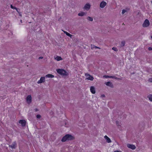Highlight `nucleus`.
I'll return each instance as SVG.
<instances>
[{"instance_id":"obj_35","label":"nucleus","mask_w":152,"mask_h":152,"mask_svg":"<svg viewBox=\"0 0 152 152\" xmlns=\"http://www.w3.org/2000/svg\"><path fill=\"white\" fill-rule=\"evenodd\" d=\"M151 38L152 39V36H151Z\"/></svg>"},{"instance_id":"obj_4","label":"nucleus","mask_w":152,"mask_h":152,"mask_svg":"<svg viewBox=\"0 0 152 152\" xmlns=\"http://www.w3.org/2000/svg\"><path fill=\"white\" fill-rule=\"evenodd\" d=\"M19 123L21 124L23 126H24L26 125V121L24 120H20L19 121Z\"/></svg>"},{"instance_id":"obj_17","label":"nucleus","mask_w":152,"mask_h":152,"mask_svg":"<svg viewBox=\"0 0 152 152\" xmlns=\"http://www.w3.org/2000/svg\"><path fill=\"white\" fill-rule=\"evenodd\" d=\"M64 32L66 34V35L68 36L69 37H70L71 38V37L72 36V35L69 33L67 32L66 31H64Z\"/></svg>"},{"instance_id":"obj_34","label":"nucleus","mask_w":152,"mask_h":152,"mask_svg":"<svg viewBox=\"0 0 152 152\" xmlns=\"http://www.w3.org/2000/svg\"><path fill=\"white\" fill-rule=\"evenodd\" d=\"M102 96H103V97H104L105 95H102Z\"/></svg>"},{"instance_id":"obj_1","label":"nucleus","mask_w":152,"mask_h":152,"mask_svg":"<svg viewBox=\"0 0 152 152\" xmlns=\"http://www.w3.org/2000/svg\"><path fill=\"white\" fill-rule=\"evenodd\" d=\"M74 139V137L71 135L69 134H66L62 138L61 141L62 142H64L67 140H71Z\"/></svg>"},{"instance_id":"obj_36","label":"nucleus","mask_w":152,"mask_h":152,"mask_svg":"<svg viewBox=\"0 0 152 152\" xmlns=\"http://www.w3.org/2000/svg\"><path fill=\"white\" fill-rule=\"evenodd\" d=\"M122 25H124V23H123Z\"/></svg>"},{"instance_id":"obj_16","label":"nucleus","mask_w":152,"mask_h":152,"mask_svg":"<svg viewBox=\"0 0 152 152\" xmlns=\"http://www.w3.org/2000/svg\"><path fill=\"white\" fill-rule=\"evenodd\" d=\"M85 14V13L83 12H81L78 14V15L79 16H82Z\"/></svg>"},{"instance_id":"obj_23","label":"nucleus","mask_w":152,"mask_h":152,"mask_svg":"<svg viewBox=\"0 0 152 152\" xmlns=\"http://www.w3.org/2000/svg\"><path fill=\"white\" fill-rule=\"evenodd\" d=\"M127 12V11L125 10H122L121 13L122 14H124L125 12Z\"/></svg>"},{"instance_id":"obj_25","label":"nucleus","mask_w":152,"mask_h":152,"mask_svg":"<svg viewBox=\"0 0 152 152\" xmlns=\"http://www.w3.org/2000/svg\"><path fill=\"white\" fill-rule=\"evenodd\" d=\"M37 118H41V116L40 115H37Z\"/></svg>"},{"instance_id":"obj_2","label":"nucleus","mask_w":152,"mask_h":152,"mask_svg":"<svg viewBox=\"0 0 152 152\" xmlns=\"http://www.w3.org/2000/svg\"><path fill=\"white\" fill-rule=\"evenodd\" d=\"M57 72L59 74L63 76H66L68 75V73L63 69H57Z\"/></svg>"},{"instance_id":"obj_15","label":"nucleus","mask_w":152,"mask_h":152,"mask_svg":"<svg viewBox=\"0 0 152 152\" xmlns=\"http://www.w3.org/2000/svg\"><path fill=\"white\" fill-rule=\"evenodd\" d=\"M55 59L58 61H59L62 60V58H61V57L59 56H57L56 58H55Z\"/></svg>"},{"instance_id":"obj_18","label":"nucleus","mask_w":152,"mask_h":152,"mask_svg":"<svg viewBox=\"0 0 152 152\" xmlns=\"http://www.w3.org/2000/svg\"><path fill=\"white\" fill-rule=\"evenodd\" d=\"M148 98L150 101H152V94H150L148 95Z\"/></svg>"},{"instance_id":"obj_27","label":"nucleus","mask_w":152,"mask_h":152,"mask_svg":"<svg viewBox=\"0 0 152 152\" xmlns=\"http://www.w3.org/2000/svg\"><path fill=\"white\" fill-rule=\"evenodd\" d=\"M110 76H108V75H104L103 76L104 77H105L106 78H107V77L110 78Z\"/></svg>"},{"instance_id":"obj_30","label":"nucleus","mask_w":152,"mask_h":152,"mask_svg":"<svg viewBox=\"0 0 152 152\" xmlns=\"http://www.w3.org/2000/svg\"><path fill=\"white\" fill-rule=\"evenodd\" d=\"M112 49L115 50V51H116V50L117 49V48H115V47H113V48H112Z\"/></svg>"},{"instance_id":"obj_8","label":"nucleus","mask_w":152,"mask_h":152,"mask_svg":"<svg viewBox=\"0 0 152 152\" xmlns=\"http://www.w3.org/2000/svg\"><path fill=\"white\" fill-rule=\"evenodd\" d=\"M86 75L87 77V79L91 80H93L94 79V77L88 74H86Z\"/></svg>"},{"instance_id":"obj_6","label":"nucleus","mask_w":152,"mask_h":152,"mask_svg":"<svg viewBox=\"0 0 152 152\" xmlns=\"http://www.w3.org/2000/svg\"><path fill=\"white\" fill-rule=\"evenodd\" d=\"M45 77H42L40 78V80L38 81L37 83L39 84L43 82H44L45 81Z\"/></svg>"},{"instance_id":"obj_26","label":"nucleus","mask_w":152,"mask_h":152,"mask_svg":"<svg viewBox=\"0 0 152 152\" xmlns=\"http://www.w3.org/2000/svg\"><path fill=\"white\" fill-rule=\"evenodd\" d=\"M116 124L118 126H119V125H119V121H116Z\"/></svg>"},{"instance_id":"obj_24","label":"nucleus","mask_w":152,"mask_h":152,"mask_svg":"<svg viewBox=\"0 0 152 152\" xmlns=\"http://www.w3.org/2000/svg\"><path fill=\"white\" fill-rule=\"evenodd\" d=\"M121 45H122V46H124L125 45V42L124 41H122L121 42Z\"/></svg>"},{"instance_id":"obj_10","label":"nucleus","mask_w":152,"mask_h":152,"mask_svg":"<svg viewBox=\"0 0 152 152\" xmlns=\"http://www.w3.org/2000/svg\"><path fill=\"white\" fill-rule=\"evenodd\" d=\"M90 7V5L89 4H87L84 6V8L86 10H89Z\"/></svg>"},{"instance_id":"obj_7","label":"nucleus","mask_w":152,"mask_h":152,"mask_svg":"<svg viewBox=\"0 0 152 152\" xmlns=\"http://www.w3.org/2000/svg\"><path fill=\"white\" fill-rule=\"evenodd\" d=\"M127 146L129 148L132 149V150H134L136 148L135 146L133 145L128 144H127Z\"/></svg>"},{"instance_id":"obj_20","label":"nucleus","mask_w":152,"mask_h":152,"mask_svg":"<svg viewBox=\"0 0 152 152\" xmlns=\"http://www.w3.org/2000/svg\"><path fill=\"white\" fill-rule=\"evenodd\" d=\"M10 7L12 9L16 10L17 11H18L17 8L16 7L13 6L12 5H11Z\"/></svg>"},{"instance_id":"obj_14","label":"nucleus","mask_w":152,"mask_h":152,"mask_svg":"<svg viewBox=\"0 0 152 152\" xmlns=\"http://www.w3.org/2000/svg\"><path fill=\"white\" fill-rule=\"evenodd\" d=\"M45 77H46L52 78L54 77V76L52 74H48L46 75Z\"/></svg>"},{"instance_id":"obj_11","label":"nucleus","mask_w":152,"mask_h":152,"mask_svg":"<svg viewBox=\"0 0 152 152\" xmlns=\"http://www.w3.org/2000/svg\"><path fill=\"white\" fill-rule=\"evenodd\" d=\"M105 84L107 86L112 87L113 86V84L110 82H105Z\"/></svg>"},{"instance_id":"obj_3","label":"nucleus","mask_w":152,"mask_h":152,"mask_svg":"<svg viewBox=\"0 0 152 152\" xmlns=\"http://www.w3.org/2000/svg\"><path fill=\"white\" fill-rule=\"evenodd\" d=\"M150 23L149 20L147 19H146L144 21L142 26L144 27H148Z\"/></svg>"},{"instance_id":"obj_29","label":"nucleus","mask_w":152,"mask_h":152,"mask_svg":"<svg viewBox=\"0 0 152 152\" xmlns=\"http://www.w3.org/2000/svg\"><path fill=\"white\" fill-rule=\"evenodd\" d=\"M148 50H152V48L151 47H149L148 48Z\"/></svg>"},{"instance_id":"obj_37","label":"nucleus","mask_w":152,"mask_h":152,"mask_svg":"<svg viewBox=\"0 0 152 152\" xmlns=\"http://www.w3.org/2000/svg\"><path fill=\"white\" fill-rule=\"evenodd\" d=\"M20 21H21V22H22V20H21Z\"/></svg>"},{"instance_id":"obj_12","label":"nucleus","mask_w":152,"mask_h":152,"mask_svg":"<svg viewBox=\"0 0 152 152\" xmlns=\"http://www.w3.org/2000/svg\"><path fill=\"white\" fill-rule=\"evenodd\" d=\"M90 91L93 94H94L95 93V89L94 87L91 86V87Z\"/></svg>"},{"instance_id":"obj_13","label":"nucleus","mask_w":152,"mask_h":152,"mask_svg":"<svg viewBox=\"0 0 152 152\" xmlns=\"http://www.w3.org/2000/svg\"><path fill=\"white\" fill-rule=\"evenodd\" d=\"M104 138L106 140V141L107 142L110 143L111 142L110 139L107 135H105L104 136Z\"/></svg>"},{"instance_id":"obj_19","label":"nucleus","mask_w":152,"mask_h":152,"mask_svg":"<svg viewBox=\"0 0 152 152\" xmlns=\"http://www.w3.org/2000/svg\"><path fill=\"white\" fill-rule=\"evenodd\" d=\"M87 19L88 20L90 21H92L93 20V19L91 17H88L87 18Z\"/></svg>"},{"instance_id":"obj_32","label":"nucleus","mask_w":152,"mask_h":152,"mask_svg":"<svg viewBox=\"0 0 152 152\" xmlns=\"http://www.w3.org/2000/svg\"><path fill=\"white\" fill-rule=\"evenodd\" d=\"M114 152H122L118 151H114Z\"/></svg>"},{"instance_id":"obj_31","label":"nucleus","mask_w":152,"mask_h":152,"mask_svg":"<svg viewBox=\"0 0 152 152\" xmlns=\"http://www.w3.org/2000/svg\"><path fill=\"white\" fill-rule=\"evenodd\" d=\"M43 58V57H40L39 58V59H42Z\"/></svg>"},{"instance_id":"obj_21","label":"nucleus","mask_w":152,"mask_h":152,"mask_svg":"<svg viewBox=\"0 0 152 152\" xmlns=\"http://www.w3.org/2000/svg\"><path fill=\"white\" fill-rule=\"evenodd\" d=\"M11 148H15L16 147L15 144H12L10 146Z\"/></svg>"},{"instance_id":"obj_22","label":"nucleus","mask_w":152,"mask_h":152,"mask_svg":"<svg viewBox=\"0 0 152 152\" xmlns=\"http://www.w3.org/2000/svg\"><path fill=\"white\" fill-rule=\"evenodd\" d=\"M110 78H115V79H118V78L116 77L115 76H110Z\"/></svg>"},{"instance_id":"obj_28","label":"nucleus","mask_w":152,"mask_h":152,"mask_svg":"<svg viewBox=\"0 0 152 152\" xmlns=\"http://www.w3.org/2000/svg\"><path fill=\"white\" fill-rule=\"evenodd\" d=\"M148 81L149 82H152V78H149L148 80Z\"/></svg>"},{"instance_id":"obj_9","label":"nucleus","mask_w":152,"mask_h":152,"mask_svg":"<svg viewBox=\"0 0 152 152\" xmlns=\"http://www.w3.org/2000/svg\"><path fill=\"white\" fill-rule=\"evenodd\" d=\"M106 4L105 2L102 1L100 3V6L101 8H103L106 5Z\"/></svg>"},{"instance_id":"obj_33","label":"nucleus","mask_w":152,"mask_h":152,"mask_svg":"<svg viewBox=\"0 0 152 152\" xmlns=\"http://www.w3.org/2000/svg\"><path fill=\"white\" fill-rule=\"evenodd\" d=\"M95 48H99V47H97V46H95Z\"/></svg>"},{"instance_id":"obj_5","label":"nucleus","mask_w":152,"mask_h":152,"mask_svg":"<svg viewBox=\"0 0 152 152\" xmlns=\"http://www.w3.org/2000/svg\"><path fill=\"white\" fill-rule=\"evenodd\" d=\"M26 101L28 103L31 102V95H28L27 96Z\"/></svg>"}]
</instances>
